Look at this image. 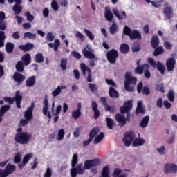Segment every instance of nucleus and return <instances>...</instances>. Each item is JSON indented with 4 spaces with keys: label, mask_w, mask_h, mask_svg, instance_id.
<instances>
[{
    "label": "nucleus",
    "mask_w": 177,
    "mask_h": 177,
    "mask_svg": "<svg viewBox=\"0 0 177 177\" xmlns=\"http://www.w3.org/2000/svg\"><path fill=\"white\" fill-rule=\"evenodd\" d=\"M132 100H128L124 102L123 106L120 107V113H117L115 115V120L117 122H119L118 125L120 128L125 127L127 125V121L129 122L131 121V117H132V113H131V110H132Z\"/></svg>",
    "instance_id": "obj_1"
},
{
    "label": "nucleus",
    "mask_w": 177,
    "mask_h": 177,
    "mask_svg": "<svg viewBox=\"0 0 177 177\" xmlns=\"http://www.w3.org/2000/svg\"><path fill=\"white\" fill-rule=\"evenodd\" d=\"M124 89L127 92H134L135 89L133 86L136 85L138 82V79L132 76V73L127 72L124 75Z\"/></svg>",
    "instance_id": "obj_2"
},
{
    "label": "nucleus",
    "mask_w": 177,
    "mask_h": 177,
    "mask_svg": "<svg viewBox=\"0 0 177 177\" xmlns=\"http://www.w3.org/2000/svg\"><path fill=\"white\" fill-rule=\"evenodd\" d=\"M31 138H32V136L28 132L17 133L15 134L14 140L19 145H28L31 140Z\"/></svg>",
    "instance_id": "obj_3"
},
{
    "label": "nucleus",
    "mask_w": 177,
    "mask_h": 177,
    "mask_svg": "<svg viewBox=\"0 0 177 177\" xmlns=\"http://www.w3.org/2000/svg\"><path fill=\"white\" fill-rule=\"evenodd\" d=\"M86 48H84L82 50V53L83 56L85 57V59H89L88 61V66L89 67L93 68L94 66H96L95 59V55L93 54V52L92 51V49L89 48V47L87 46Z\"/></svg>",
    "instance_id": "obj_4"
},
{
    "label": "nucleus",
    "mask_w": 177,
    "mask_h": 177,
    "mask_svg": "<svg viewBox=\"0 0 177 177\" xmlns=\"http://www.w3.org/2000/svg\"><path fill=\"white\" fill-rule=\"evenodd\" d=\"M147 62L149 66L153 67V68H156V67L158 71H160L161 75H164V74H165V66L162 62L158 61L157 63H156V61H154L151 57L148 58Z\"/></svg>",
    "instance_id": "obj_5"
},
{
    "label": "nucleus",
    "mask_w": 177,
    "mask_h": 177,
    "mask_svg": "<svg viewBox=\"0 0 177 177\" xmlns=\"http://www.w3.org/2000/svg\"><path fill=\"white\" fill-rule=\"evenodd\" d=\"M135 138H136V133L134 131H127L124 133V137L122 138V142L125 147H129L135 140Z\"/></svg>",
    "instance_id": "obj_6"
},
{
    "label": "nucleus",
    "mask_w": 177,
    "mask_h": 177,
    "mask_svg": "<svg viewBox=\"0 0 177 177\" xmlns=\"http://www.w3.org/2000/svg\"><path fill=\"white\" fill-rule=\"evenodd\" d=\"M106 59L111 64H115L117 59H118V51L115 49H112L106 53Z\"/></svg>",
    "instance_id": "obj_7"
},
{
    "label": "nucleus",
    "mask_w": 177,
    "mask_h": 177,
    "mask_svg": "<svg viewBox=\"0 0 177 177\" xmlns=\"http://www.w3.org/2000/svg\"><path fill=\"white\" fill-rule=\"evenodd\" d=\"M80 70H82V73L84 77H85V75H86V71H87V73H88L87 82H92V81H93V80L92 79V73H91V68L89 67H88V66H86L84 63H82L80 64Z\"/></svg>",
    "instance_id": "obj_8"
},
{
    "label": "nucleus",
    "mask_w": 177,
    "mask_h": 177,
    "mask_svg": "<svg viewBox=\"0 0 177 177\" xmlns=\"http://www.w3.org/2000/svg\"><path fill=\"white\" fill-rule=\"evenodd\" d=\"M35 107V103L32 102L30 106L28 107L27 110L24 113V117L28 121H31L34 117L32 112Z\"/></svg>",
    "instance_id": "obj_9"
},
{
    "label": "nucleus",
    "mask_w": 177,
    "mask_h": 177,
    "mask_svg": "<svg viewBox=\"0 0 177 177\" xmlns=\"http://www.w3.org/2000/svg\"><path fill=\"white\" fill-rule=\"evenodd\" d=\"M100 165V160L93 159L88 160L84 162V169H91L93 167H98Z\"/></svg>",
    "instance_id": "obj_10"
},
{
    "label": "nucleus",
    "mask_w": 177,
    "mask_h": 177,
    "mask_svg": "<svg viewBox=\"0 0 177 177\" xmlns=\"http://www.w3.org/2000/svg\"><path fill=\"white\" fill-rule=\"evenodd\" d=\"M44 106H43V114L46 115L49 120L52 118V115L50 114V111H48L49 109V102L48 101V97H46L43 100Z\"/></svg>",
    "instance_id": "obj_11"
},
{
    "label": "nucleus",
    "mask_w": 177,
    "mask_h": 177,
    "mask_svg": "<svg viewBox=\"0 0 177 177\" xmlns=\"http://www.w3.org/2000/svg\"><path fill=\"white\" fill-rule=\"evenodd\" d=\"M165 174H169L171 172V174H176L177 172V165L176 164H169L167 163L165 165Z\"/></svg>",
    "instance_id": "obj_12"
},
{
    "label": "nucleus",
    "mask_w": 177,
    "mask_h": 177,
    "mask_svg": "<svg viewBox=\"0 0 177 177\" xmlns=\"http://www.w3.org/2000/svg\"><path fill=\"white\" fill-rule=\"evenodd\" d=\"M13 78L15 82H17V85L20 86V85L23 84V81L26 80V76L19 72H15Z\"/></svg>",
    "instance_id": "obj_13"
},
{
    "label": "nucleus",
    "mask_w": 177,
    "mask_h": 177,
    "mask_svg": "<svg viewBox=\"0 0 177 177\" xmlns=\"http://www.w3.org/2000/svg\"><path fill=\"white\" fill-rule=\"evenodd\" d=\"M175 64H176V61H175L174 58H169L166 61V67L167 71H174V68H175Z\"/></svg>",
    "instance_id": "obj_14"
},
{
    "label": "nucleus",
    "mask_w": 177,
    "mask_h": 177,
    "mask_svg": "<svg viewBox=\"0 0 177 177\" xmlns=\"http://www.w3.org/2000/svg\"><path fill=\"white\" fill-rule=\"evenodd\" d=\"M21 100H23V95L20 91H17L15 97L17 109H21Z\"/></svg>",
    "instance_id": "obj_15"
},
{
    "label": "nucleus",
    "mask_w": 177,
    "mask_h": 177,
    "mask_svg": "<svg viewBox=\"0 0 177 177\" xmlns=\"http://www.w3.org/2000/svg\"><path fill=\"white\" fill-rule=\"evenodd\" d=\"M149 68H150V66L147 64H144L143 65L138 66L135 68V73L142 75V74H143V71H145V70H149Z\"/></svg>",
    "instance_id": "obj_16"
},
{
    "label": "nucleus",
    "mask_w": 177,
    "mask_h": 177,
    "mask_svg": "<svg viewBox=\"0 0 177 177\" xmlns=\"http://www.w3.org/2000/svg\"><path fill=\"white\" fill-rule=\"evenodd\" d=\"M91 107L93 111L94 112L93 118H95V120H97L100 115V111L97 109V103H96V102L95 101H92Z\"/></svg>",
    "instance_id": "obj_17"
},
{
    "label": "nucleus",
    "mask_w": 177,
    "mask_h": 177,
    "mask_svg": "<svg viewBox=\"0 0 177 177\" xmlns=\"http://www.w3.org/2000/svg\"><path fill=\"white\" fill-rule=\"evenodd\" d=\"M163 13L165 17H167V20L172 19V15H174V10H172V7L171 6L165 7L163 9Z\"/></svg>",
    "instance_id": "obj_18"
},
{
    "label": "nucleus",
    "mask_w": 177,
    "mask_h": 177,
    "mask_svg": "<svg viewBox=\"0 0 177 177\" xmlns=\"http://www.w3.org/2000/svg\"><path fill=\"white\" fill-rule=\"evenodd\" d=\"M82 108V105L81 103L77 104V109L73 111L72 112V117L74 118V120H77V118H80L81 117V109Z\"/></svg>",
    "instance_id": "obj_19"
},
{
    "label": "nucleus",
    "mask_w": 177,
    "mask_h": 177,
    "mask_svg": "<svg viewBox=\"0 0 177 177\" xmlns=\"http://www.w3.org/2000/svg\"><path fill=\"white\" fill-rule=\"evenodd\" d=\"M109 95L112 99H118L120 97V93L114 87L111 86L109 90Z\"/></svg>",
    "instance_id": "obj_20"
},
{
    "label": "nucleus",
    "mask_w": 177,
    "mask_h": 177,
    "mask_svg": "<svg viewBox=\"0 0 177 177\" xmlns=\"http://www.w3.org/2000/svg\"><path fill=\"white\" fill-rule=\"evenodd\" d=\"M130 39H138L140 41L142 39V34H140V32H139L138 30H132L131 33L130 34V36H129Z\"/></svg>",
    "instance_id": "obj_21"
},
{
    "label": "nucleus",
    "mask_w": 177,
    "mask_h": 177,
    "mask_svg": "<svg viewBox=\"0 0 177 177\" xmlns=\"http://www.w3.org/2000/svg\"><path fill=\"white\" fill-rule=\"evenodd\" d=\"M19 48L23 50V52H30L31 49H34V44L28 42L25 45L19 46Z\"/></svg>",
    "instance_id": "obj_22"
},
{
    "label": "nucleus",
    "mask_w": 177,
    "mask_h": 177,
    "mask_svg": "<svg viewBox=\"0 0 177 177\" xmlns=\"http://www.w3.org/2000/svg\"><path fill=\"white\" fill-rule=\"evenodd\" d=\"M15 171H16V166L12 165L10 163H8L4 169V172L7 176L10 175V174H12V172H15Z\"/></svg>",
    "instance_id": "obj_23"
},
{
    "label": "nucleus",
    "mask_w": 177,
    "mask_h": 177,
    "mask_svg": "<svg viewBox=\"0 0 177 177\" xmlns=\"http://www.w3.org/2000/svg\"><path fill=\"white\" fill-rule=\"evenodd\" d=\"M22 63L25 66H28L31 63V55L29 53H26L21 57Z\"/></svg>",
    "instance_id": "obj_24"
},
{
    "label": "nucleus",
    "mask_w": 177,
    "mask_h": 177,
    "mask_svg": "<svg viewBox=\"0 0 177 177\" xmlns=\"http://www.w3.org/2000/svg\"><path fill=\"white\" fill-rule=\"evenodd\" d=\"M113 13L115 16V17L118 19V20H124V19H127V13L125 12V11H122L121 16V15H120V12L118 11V10L117 8H115L113 10Z\"/></svg>",
    "instance_id": "obj_25"
},
{
    "label": "nucleus",
    "mask_w": 177,
    "mask_h": 177,
    "mask_svg": "<svg viewBox=\"0 0 177 177\" xmlns=\"http://www.w3.org/2000/svg\"><path fill=\"white\" fill-rule=\"evenodd\" d=\"M151 45L152 48H157L160 45V39L157 35L152 36L151 39Z\"/></svg>",
    "instance_id": "obj_26"
},
{
    "label": "nucleus",
    "mask_w": 177,
    "mask_h": 177,
    "mask_svg": "<svg viewBox=\"0 0 177 177\" xmlns=\"http://www.w3.org/2000/svg\"><path fill=\"white\" fill-rule=\"evenodd\" d=\"M35 82H37L35 80V76H31L26 80L25 83L26 86H27V88H31L35 85Z\"/></svg>",
    "instance_id": "obj_27"
},
{
    "label": "nucleus",
    "mask_w": 177,
    "mask_h": 177,
    "mask_svg": "<svg viewBox=\"0 0 177 177\" xmlns=\"http://www.w3.org/2000/svg\"><path fill=\"white\" fill-rule=\"evenodd\" d=\"M145 139L136 138L132 142L133 147H138V146H143L145 145Z\"/></svg>",
    "instance_id": "obj_28"
},
{
    "label": "nucleus",
    "mask_w": 177,
    "mask_h": 177,
    "mask_svg": "<svg viewBox=\"0 0 177 177\" xmlns=\"http://www.w3.org/2000/svg\"><path fill=\"white\" fill-rule=\"evenodd\" d=\"M104 16L105 19H106L108 21H113V17H114V15H113V12H111V10H110V8L106 7Z\"/></svg>",
    "instance_id": "obj_29"
},
{
    "label": "nucleus",
    "mask_w": 177,
    "mask_h": 177,
    "mask_svg": "<svg viewBox=\"0 0 177 177\" xmlns=\"http://www.w3.org/2000/svg\"><path fill=\"white\" fill-rule=\"evenodd\" d=\"M150 120V116L146 115L145 116L139 123V125L141 128H146L147 125H149V121Z\"/></svg>",
    "instance_id": "obj_30"
},
{
    "label": "nucleus",
    "mask_w": 177,
    "mask_h": 177,
    "mask_svg": "<svg viewBox=\"0 0 177 177\" xmlns=\"http://www.w3.org/2000/svg\"><path fill=\"white\" fill-rule=\"evenodd\" d=\"M99 132H100V129H99V128L97 127H93L92 129V130L89 132L88 136H89L90 138L93 140V138L97 136V133H99Z\"/></svg>",
    "instance_id": "obj_31"
},
{
    "label": "nucleus",
    "mask_w": 177,
    "mask_h": 177,
    "mask_svg": "<svg viewBox=\"0 0 177 177\" xmlns=\"http://www.w3.org/2000/svg\"><path fill=\"white\" fill-rule=\"evenodd\" d=\"M13 50H15V44L11 42H7L6 44V51L7 53H13Z\"/></svg>",
    "instance_id": "obj_32"
},
{
    "label": "nucleus",
    "mask_w": 177,
    "mask_h": 177,
    "mask_svg": "<svg viewBox=\"0 0 177 177\" xmlns=\"http://www.w3.org/2000/svg\"><path fill=\"white\" fill-rule=\"evenodd\" d=\"M155 50L153 53V55L155 57L159 56V55H162L164 53V48L162 46H158L156 48H153Z\"/></svg>",
    "instance_id": "obj_33"
},
{
    "label": "nucleus",
    "mask_w": 177,
    "mask_h": 177,
    "mask_svg": "<svg viewBox=\"0 0 177 177\" xmlns=\"http://www.w3.org/2000/svg\"><path fill=\"white\" fill-rule=\"evenodd\" d=\"M12 10L15 12V15H20L23 10V8L20 4H15L12 8Z\"/></svg>",
    "instance_id": "obj_34"
},
{
    "label": "nucleus",
    "mask_w": 177,
    "mask_h": 177,
    "mask_svg": "<svg viewBox=\"0 0 177 177\" xmlns=\"http://www.w3.org/2000/svg\"><path fill=\"white\" fill-rule=\"evenodd\" d=\"M15 68L19 73H23L24 71V64L21 61H18L15 65Z\"/></svg>",
    "instance_id": "obj_35"
},
{
    "label": "nucleus",
    "mask_w": 177,
    "mask_h": 177,
    "mask_svg": "<svg viewBox=\"0 0 177 177\" xmlns=\"http://www.w3.org/2000/svg\"><path fill=\"white\" fill-rule=\"evenodd\" d=\"M120 50L121 53H124L125 55L129 52V46L123 43L120 45Z\"/></svg>",
    "instance_id": "obj_36"
},
{
    "label": "nucleus",
    "mask_w": 177,
    "mask_h": 177,
    "mask_svg": "<svg viewBox=\"0 0 177 177\" xmlns=\"http://www.w3.org/2000/svg\"><path fill=\"white\" fill-rule=\"evenodd\" d=\"M5 39H6L5 32L0 31V48H3V46H5Z\"/></svg>",
    "instance_id": "obj_37"
},
{
    "label": "nucleus",
    "mask_w": 177,
    "mask_h": 177,
    "mask_svg": "<svg viewBox=\"0 0 177 177\" xmlns=\"http://www.w3.org/2000/svg\"><path fill=\"white\" fill-rule=\"evenodd\" d=\"M64 135H66L64 129H59L57 137V140H58L59 142H60V140H63V139L64 138Z\"/></svg>",
    "instance_id": "obj_38"
},
{
    "label": "nucleus",
    "mask_w": 177,
    "mask_h": 177,
    "mask_svg": "<svg viewBox=\"0 0 177 177\" xmlns=\"http://www.w3.org/2000/svg\"><path fill=\"white\" fill-rule=\"evenodd\" d=\"M106 122L107 128H109V129H113L114 128V120L110 118H106Z\"/></svg>",
    "instance_id": "obj_39"
},
{
    "label": "nucleus",
    "mask_w": 177,
    "mask_h": 177,
    "mask_svg": "<svg viewBox=\"0 0 177 177\" xmlns=\"http://www.w3.org/2000/svg\"><path fill=\"white\" fill-rule=\"evenodd\" d=\"M103 138H104V133L103 132H101L94 139V141H93L94 145H97V143H100L101 140H103Z\"/></svg>",
    "instance_id": "obj_40"
},
{
    "label": "nucleus",
    "mask_w": 177,
    "mask_h": 177,
    "mask_svg": "<svg viewBox=\"0 0 177 177\" xmlns=\"http://www.w3.org/2000/svg\"><path fill=\"white\" fill-rule=\"evenodd\" d=\"M88 86V89H90L91 92H92L93 93H95V92H97V89H99V87L95 83H89Z\"/></svg>",
    "instance_id": "obj_41"
},
{
    "label": "nucleus",
    "mask_w": 177,
    "mask_h": 177,
    "mask_svg": "<svg viewBox=\"0 0 177 177\" xmlns=\"http://www.w3.org/2000/svg\"><path fill=\"white\" fill-rule=\"evenodd\" d=\"M9 110H10V105L1 106L0 109V115H5V113H6V111H9Z\"/></svg>",
    "instance_id": "obj_42"
},
{
    "label": "nucleus",
    "mask_w": 177,
    "mask_h": 177,
    "mask_svg": "<svg viewBox=\"0 0 177 177\" xmlns=\"http://www.w3.org/2000/svg\"><path fill=\"white\" fill-rule=\"evenodd\" d=\"M44 60V55L41 53H37L35 56V62H36V63H42Z\"/></svg>",
    "instance_id": "obj_43"
},
{
    "label": "nucleus",
    "mask_w": 177,
    "mask_h": 177,
    "mask_svg": "<svg viewBox=\"0 0 177 177\" xmlns=\"http://www.w3.org/2000/svg\"><path fill=\"white\" fill-rule=\"evenodd\" d=\"M24 38H28V39H37V35L31 33L30 32H26L24 35Z\"/></svg>",
    "instance_id": "obj_44"
},
{
    "label": "nucleus",
    "mask_w": 177,
    "mask_h": 177,
    "mask_svg": "<svg viewBox=\"0 0 177 177\" xmlns=\"http://www.w3.org/2000/svg\"><path fill=\"white\" fill-rule=\"evenodd\" d=\"M109 31H110V33L112 35L115 34V32L118 31V26H117V24L113 22L111 26L110 27Z\"/></svg>",
    "instance_id": "obj_45"
},
{
    "label": "nucleus",
    "mask_w": 177,
    "mask_h": 177,
    "mask_svg": "<svg viewBox=\"0 0 177 177\" xmlns=\"http://www.w3.org/2000/svg\"><path fill=\"white\" fill-rule=\"evenodd\" d=\"M75 169H76L79 175H82L85 172V168H82V163L77 165Z\"/></svg>",
    "instance_id": "obj_46"
},
{
    "label": "nucleus",
    "mask_w": 177,
    "mask_h": 177,
    "mask_svg": "<svg viewBox=\"0 0 177 177\" xmlns=\"http://www.w3.org/2000/svg\"><path fill=\"white\" fill-rule=\"evenodd\" d=\"M78 163V155L77 153L73 154L71 161L72 168L75 167V165Z\"/></svg>",
    "instance_id": "obj_47"
},
{
    "label": "nucleus",
    "mask_w": 177,
    "mask_h": 177,
    "mask_svg": "<svg viewBox=\"0 0 177 177\" xmlns=\"http://www.w3.org/2000/svg\"><path fill=\"white\" fill-rule=\"evenodd\" d=\"M110 170L109 169V167L106 166L102 169V177H110Z\"/></svg>",
    "instance_id": "obj_48"
},
{
    "label": "nucleus",
    "mask_w": 177,
    "mask_h": 177,
    "mask_svg": "<svg viewBox=\"0 0 177 177\" xmlns=\"http://www.w3.org/2000/svg\"><path fill=\"white\" fill-rule=\"evenodd\" d=\"M24 16L29 23H32V21H34V15H32L30 12H25Z\"/></svg>",
    "instance_id": "obj_49"
},
{
    "label": "nucleus",
    "mask_w": 177,
    "mask_h": 177,
    "mask_svg": "<svg viewBox=\"0 0 177 177\" xmlns=\"http://www.w3.org/2000/svg\"><path fill=\"white\" fill-rule=\"evenodd\" d=\"M167 98L169 100V102H174L175 100V93L173 90H171L169 91L167 94Z\"/></svg>",
    "instance_id": "obj_50"
},
{
    "label": "nucleus",
    "mask_w": 177,
    "mask_h": 177,
    "mask_svg": "<svg viewBox=\"0 0 177 177\" xmlns=\"http://www.w3.org/2000/svg\"><path fill=\"white\" fill-rule=\"evenodd\" d=\"M132 52H140V44L135 43L131 46Z\"/></svg>",
    "instance_id": "obj_51"
},
{
    "label": "nucleus",
    "mask_w": 177,
    "mask_h": 177,
    "mask_svg": "<svg viewBox=\"0 0 177 177\" xmlns=\"http://www.w3.org/2000/svg\"><path fill=\"white\" fill-rule=\"evenodd\" d=\"M123 32L127 37H130L131 34L132 33V30L129 26H125L123 29Z\"/></svg>",
    "instance_id": "obj_52"
},
{
    "label": "nucleus",
    "mask_w": 177,
    "mask_h": 177,
    "mask_svg": "<svg viewBox=\"0 0 177 177\" xmlns=\"http://www.w3.org/2000/svg\"><path fill=\"white\" fill-rule=\"evenodd\" d=\"M60 67L63 71L67 70V59H61Z\"/></svg>",
    "instance_id": "obj_53"
},
{
    "label": "nucleus",
    "mask_w": 177,
    "mask_h": 177,
    "mask_svg": "<svg viewBox=\"0 0 177 177\" xmlns=\"http://www.w3.org/2000/svg\"><path fill=\"white\" fill-rule=\"evenodd\" d=\"M165 0H159L158 1H151V3L152 6H154V8H161L162 4L164 2Z\"/></svg>",
    "instance_id": "obj_54"
},
{
    "label": "nucleus",
    "mask_w": 177,
    "mask_h": 177,
    "mask_svg": "<svg viewBox=\"0 0 177 177\" xmlns=\"http://www.w3.org/2000/svg\"><path fill=\"white\" fill-rule=\"evenodd\" d=\"M60 93H62L60 86H58L57 88L52 92V95L54 97H56V96H59Z\"/></svg>",
    "instance_id": "obj_55"
},
{
    "label": "nucleus",
    "mask_w": 177,
    "mask_h": 177,
    "mask_svg": "<svg viewBox=\"0 0 177 177\" xmlns=\"http://www.w3.org/2000/svg\"><path fill=\"white\" fill-rule=\"evenodd\" d=\"M84 32L85 34H86L88 38H89L91 41H93L95 39V36L93 35V34H92V32L89 31L87 29H84Z\"/></svg>",
    "instance_id": "obj_56"
},
{
    "label": "nucleus",
    "mask_w": 177,
    "mask_h": 177,
    "mask_svg": "<svg viewBox=\"0 0 177 177\" xmlns=\"http://www.w3.org/2000/svg\"><path fill=\"white\" fill-rule=\"evenodd\" d=\"M163 46L167 50H171L173 48L172 44H171L169 41H165L163 43Z\"/></svg>",
    "instance_id": "obj_57"
},
{
    "label": "nucleus",
    "mask_w": 177,
    "mask_h": 177,
    "mask_svg": "<svg viewBox=\"0 0 177 177\" xmlns=\"http://www.w3.org/2000/svg\"><path fill=\"white\" fill-rule=\"evenodd\" d=\"M156 91L161 92L162 93H165V89L164 88V84H156Z\"/></svg>",
    "instance_id": "obj_58"
},
{
    "label": "nucleus",
    "mask_w": 177,
    "mask_h": 177,
    "mask_svg": "<svg viewBox=\"0 0 177 177\" xmlns=\"http://www.w3.org/2000/svg\"><path fill=\"white\" fill-rule=\"evenodd\" d=\"M107 85H110L111 86H113V88H117V84L113 81L111 79H106L105 80Z\"/></svg>",
    "instance_id": "obj_59"
},
{
    "label": "nucleus",
    "mask_w": 177,
    "mask_h": 177,
    "mask_svg": "<svg viewBox=\"0 0 177 177\" xmlns=\"http://www.w3.org/2000/svg\"><path fill=\"white\" fill-rule=\"evenodd\" d=\"M21 161V155L19 153H17L14 157L15 164H19Z\"/></svg>",
    "instance_id": "obj_60"
},
{
    "label": "nucleus",
    "mask_w": 177,
    "mask_h": 177,
    "mask_svg": "<svg viewBox=\"0 0 177 177\" xmlns=\"http://www.w3.org/2000/svg\"><path fill=\"white\" fill-rule=\"evenodd\" d=\"M31 153L25 155L22 160V162L25 165L27 164V162H28V161H30V160L31 159Z\"/></svg>",
    "instance_id": "obj_61"
},
{
    "label": "nucleus",
    "mask_w": 177,
    "mask_h": 177,
    "mask_svg": "<svg viewBox=\"0 0 177 177\" xmlns=\"http://www.w3.org/2000/svg\"><path fill=\"white\" fill-rule=\"evenodd\" d=\"M51 7L53 8V10H59V4L56 0L52 1Z\"/></svg>",
    "instance_id": "obj_62"
},
{
    "label": "nucleus",
    "mask_w": 177,
    "mask_h": 177,
    "mask_svg": "<svg viewBox=\"0 0 177 177\" xmlns=\"http://www.w3.org/2000/svg\"><path fill=\"white\" fill-rule=\"evenodd\" d=\"M4 102H7V103H9V104H13L15 102V97H5L3 98Z\"/></svg>",
    "instance_id": "obj_63"
},
{
    "label": "nucleus",
    "mask_w": 177,
    "mask_h": 177,
    "mask_svg": "<svg viewBox=\"0 0 177 177\" xmlns=\"http://www.w3.org/2000/svg\"><path fill=\"white\" fill-rule=\"evenodd\" d=\"M44 177H52V169L48 167L44 173Z\"/></svg>",
    "instance_id": "obj_64"
}]
</instances>
